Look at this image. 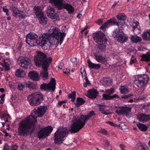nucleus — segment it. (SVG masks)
<instances>
[{
	"label": "nucleus",
	"mask_w": 150,
	"mask_h": 150,
	"mask_svg": "<svg viewBox=\"0 0 150 150\" xmlns=\"http://www.w3.org/2000/svg\"><path fill=\"white\" fill-rule=\"evenodd\" d=\"M47 109L45 106H41L33 110L30 116L20 123L18 128L19 134L22 136L31 134L34 131L35 123L37 122L36 118L42 117Z\"/></svg>",
	"instance_id": "obj_1"
},
{
	"label": "nucleus",
	"mask_w": 150,
	"mask_h": 150,
	"mask_svg": "<svg viewBox=\"0 0 150 150\" xmlns=\"http://www.w3.org/2000/svg\"><path fill=\"white\" fill-rule=\"evenodd\" d=\"M45 37L46 35L45 34H41L37 40L38 36L33 33H30L26 36V41L27 43L31 47L40 45L42 49H46L44 47V45L46 42Z\"/></svg>",
	"instance_id": "obj_2"
},
{
	"label": "nucleus",
	"mask_w": 150,
	"mask_h": 150,
	"mask_svg": "<svg viewBox=\"0 0 150 150\" xmlns=\"http://www.w3.org/2000/svg\"><path fill=\"white\" fill-rule=\"evenodd\" d=\"M93 37L95 41L98 44V51L102 52L105 51L106 49V43L107 39L103 32L99 31L93 34Z\"/></svg>",
	"instance_id": "obj_3"
},
{
	"label": "nucleus",
	"mask_w": 150,
	"mask_h": 150,
	"mask_svg": "<svg viewBox=\"0 0 150 150\" xmlns=\"http://www.w3.org/2000/svg\"><path fill=\"white\" fill-rule=\"evenodd\" d=\"M37 54L34 57V61L36 66L40 67L49 65L52 61L51 57H47L46 55L40 51L36 52Z\"/></svg>",
	"instance_id": "obj_4"
},
{
	"label": "nucleus",
	"mask_w": 150,
	"mask_h": 150,
	"mask_svg": "<svg viewBox=\"0 0 150 150\" xmlns=\"http://www.w3.org/2000/svg\"><path fill=\"white\" fill-rule=\"evenodd\" d=\"M116 17L118 20V22L115 18H111L103 24V25L100 27V29L105 30L106 28L110 26L115 25L119 27V23H122V24H123L125 22L124 21L126 18V16L124 13L118 14L116 16Z\"/></svg>",
	"instance_id": "obj_5"
},
{
	"label": "nucleus",
	"mask_w": 150,
	"mask_h": 150,
	"mask_svg": "<svg viewBox=\"0 0 150 150\" xmlns=\"http://www.w3.org/2000/svg\"><path fill=\"white\" fill-rule=\"evenodd\" d=\"M68 134L67 128L60 127L57 129L54 134V141L55 143L59 144L64 141V138L67 137Z\"/></svg>",
	"instance_id": "obj_6"
},
{
	"label": "nucleus",
	"mask_w": 150,
	"mask_h": 150,
	"mask_svg": "<svg viewBox=\"0 0 150 150\" xmlns=\"http://www.w3.org/2000/svg\"><path fill=\"white\" fill-rule=\"evenodd\" d=\"M43 99V95L39 92L33 93L28 97V99L30 102V104L32 106L39 105Z\"/></svg>",
	"instance_id": "obj_7"
},
{
	"label": "nucleus",
	"mask_w": 150,
	"mask_h": 150,
	"mask_svg": "<svg viewBox=\"0 0 150 150\" xmlns=\"http://www.w3.org/2000/svg\"><path fill=\"white\" fill-rule=\"evenodd\" d=\"M149 77L146 74L135 76L134 80V84L139 88H142L147 83Z\"/></svg>",
	"instance_id": "obj_8"
},
{
	"label": "nucleus",
	"mask_w": 150,
	"mask_h": 150,
	"mask_svg": "<svg viewBox=\"0 0 150 150\" xmlns=\"http://www.w3.org/2000/svg\"><path fill=\"white\" fill-rule=\"evenodd\" d=\"M73 121L74 122L69 129V131L72 133L77 132L85 125V123L80 118L75 121L74 120Z\"/></svg>",
	"instance_id": "obj_9"
},
{
	"label": "nucleus",
	"mask_w": 150,
	"mask_h": 150,
	"mask_svg": "<svg viewBox=\"0 0 150 150\" xmlns=\"http://www.w3.org/2000/svg\"><path fill=\"white\" fill-rule=\"evenodd\" d=\"M113 37L115 38L117 40L122 43L126 42L128 40V37L123 31L122 29L119 28L113 32Z\"/></svg>",
	"instance_id": "obj_10"
},
{
	"label": "nucleus",
	"mask_w": 150,
	"mask_h": 150,
	"mask_svg": "<svg viewBox=\"0 0 150 150\" xmlns=\"http://www.w3.org/2000/svg\"><path fill=\"white\" fill-rule=\"evenodd\" d=\"M43 34H45L46 35V37H45L46 42L44 46L45 48H46V49H43V50H46L47 49L48 45L47 44V43L48 41L51 45H56L59 43V39H60V38L58 36L55 37L50 35L47 33H44Z\"/></svg>",
	"instance_id": "obj_11"
},
{
	"label": "nucleus",
	"mask_w": 150,
	"mask_h": 150,
	"mask_svg": "<svg viewBox=\"0 0 150 150\" xmlns=\"http://www.w3.org/2000/svg\"><path fill=\"white\" fill-rule=\"evenodd\" d=\"M56 88V80L55 79L52 78L50 82L47 84L43 83L40 86V89L45 91H50L54 92Z\"/></svg>",
	"instance_id": "obj_12"
},
{
	"label": "nucleus",
	"mask_w": 150,
	"mask_h": 150,
	"mask_svg": "<svg viewBox=\"0 0 150 150\" xmlns=\"http://www.w3.org/2000/svg\"><path fill=\"white\" fill-rule=\"evenodd\" d=\"M59 29L57 28L56 27L53 26L52 27V28L50 29V32H51L52 33L50 35L55 37H57V36H59V42L61 45L66 36V33L64 32L61 33Z\"/></svg>",
	"instance_id": "obj_13"
},
{
	"label": "nucleus",
	"mask_w": 150,
	"mask_h": 150,
	"mask_svg": "<svg viewBox=\"0 0 150 150\" xmlns=\"http://www.w3.org/2000/svg\"><path fill=\"white\" fill-rule=\"evenodd\" d=\"M119 108L120 109L117 110L115 112L118 115H125L127 117L129 116L132 108L122 106L119 107Z\"/></svg>",
	"instance_id": "obj_14"
},
{
	"label": "nucleus",
	"mask_w": 150,
	"mask_h": 150,
	"mask_svg": "<svg viewBox=\"0 0 150 150\" xmlns=\"http://www.w3.org/2000/svg\"><path fill=\"white\" fill-rule=\"evenodd\" d=\"M52 130V127L50 126L42 129L38 132V138L40 139L48 136Z\"/></svg>",
	"instance_id": "obj_15"
},
{
	"label": "nucleus",
	"mask_w": 150,
	"mask_h": 150,
	"mask_svg": "<svg viewBox=\"0 0 150 150\" xmlns=\"http://www.w3.org/2000/svg\"><path fill=\"white\" fill-rule=\"evenodd\" d=\"M18 60L20 62L19 64L22 67L26 69L28 66L31 63V60L29 58L20 56L18 58Z\"/></svg>",
	"instance_id": "obj_16"
},
{
	"label": "nucleus",
	"mask_w": 150,
	"mask_h": 150,
	"mask_svg": "<svg viewBox=\"0 0 150 150\" xmlns=\"http://www.w3.org/2000/svg\"><path fill=\"white\" fill-rule=\"evenodd\" d=\"M12 11L13 16L16 18L24 19L26 16L23 11L19 10L15 7L13 8Z\"/></svg>",
	"instance_id": "obj_17"
},
{
	"label": "nucleus",
	"mask_w": 150,
	"mask_h": 150,
	"mask_svg": "<svg viewBox=\"0 0 150 150\" xmlns=\"http://www.w3.org/2000/svg\"><path fill=\"white\" fill-rule=\"evenodd\" d=\"M47 16L52 19L57 18L58 17L57 13L55 12L54 8L50 7H47L46 11Z\"/></svg>",
	"instance_id": "obj_18"
},
{
	"label": "nucleus",
	"mask_w": 150,
	"mask_h": 150,
	"mask_svg": "<svg viewBox=\"0 0 150 150\" xmlns=\"http://www.w3.org/2000/svg\"><path fill=\"white\" fill-rule=\"evenodd\" d=\"M96 115V114L95 113L94 111L93 110H92L91 111L86 115H80L79 118L83 122L85 123V125L87 120H89L92 117Z\"/></svg>",
	"instance_id": "obj_19"
},
{
	"label": "nucleus",
	"mask_w": 150,
	"mask_h": 150,
	"mask_svg": "<svg viewBox=\"0 0 150 150\" xmlns=\"http://www.w3.org/2000/svg\"><path fill=\"white\" fill-rule=\"evenodd\" d=\"M63 0H50L49 2L54 4L58 9L61 10L63 8Z\"/></svg>",
	"instance_id": "obj_20"
},
{
	"label": "nucleus",
	"mask_w": 150,
	"mask_h": 150,
	"mask_svg": "<svg viewBox=\"0 0 150 150\" xmlns=\"http://www.w3.org/2000/svg\"><path fill=\"white\" fill-rule=\"evenodd\" d=\"M87 96L90 98L93 99L96 98L98 94L97 91L93 88L87 91Z\"/></svg>",
	"instance_id": "obj_21"
},
{
	"label": "nucleus",
	"mask_w": 150,
	"mask_h": 150,
	"mask_svg": "<svg viewBox=\"0 0 150 150\" xmlns=\"http://www.w3.org/2000/svg\"><path fill=\"white\" fill-rule=\"evenodd\" d=\"M149 115H146L143 113L138 114L137 116V119L140 122H144L149 120Z\"/></svg>",
	"instance_id": "obj_22"
},
{
	"label": "nucleus",
	"mask_w": 150,
	"mask_h": 150,
	"mask_svg": "<svg viewBox=\"0 0 150 150\" xmlns=\"http://www.w3.org/2000/svg\"><path fill=\"white\" fill-rule=\"evenodd\" d=\"M94 56L96 60L98 62H105L107 61L105 57L103 56L102 54L95 53Z\"/></svg>",
	"instance_id": "obj_23"
},
{
	"label": "nucleus",
	"mask_w": 150,
	"mask_h": 150,
	"mask_svg": "<svg viewBox=\"0 0 150 150\" xmlns=\"http://www.w3.org/2000/svg\"><path fill=\"white\" fill-rule=\"evenodd\" d=\"M33 11L37 17H38L44 14L40 6H35L33 8Z\"/></svg>",
	"instance_id": "obj_24"
},
{
	"label": "nucleus",
	"mask_w": 150,
	"mask_h": 150,
	"mask_svg": "<svg viewBox=\"0 0 150 150\" xmlns=\"http://www.w3.org/2000/svg\"><path fill=\"white\" fill-rule=\"evenodd\" d=\"M49 66V65L48 66L47 65L45 66H42V68L43 70L40 72V76L43 78H47L48 77V74L47 72L48 67Z\"/></svg>",
	"instance_id": "obj_25"
},
{
	"label": "nucleus",
	"mask_w": 150,
	"mask_h": 150,
	"mask_svg": "<svg viewBox=\"0 0 150 150\" xmlns=\"http://www.w3.org/2000/svg\"><path fill=\"white\" fill-rule=\"evenodd\" d=\"M28 76L33 80L37 81L39 79V77L37 72L35 71L30 72L28 74Z\"/></svg>",
	"instance_id": "obj_26"
},
{
	"label": "nucleus",
	"mask_w": 150,
	"mask_h": 150,
	"mask_svg": "<svg viewBox=\"0 0 150 150\" xmlns=\"http://www.w3.org/2000/svg\"><path fill=\"white\" fill-rule=\"evenodd\" d=\"M37 18L39 20V23L40 24L44 25L47 24V19L46 16L44 14L38 17H37Z\"/></svg>",
	"instance_id": "obj_27"
},
{
	"label": "nucleus",
	"mask_w": 150,
	"mask_h": 150,
	"mask_svg": "<svg viewBox=\"0 0 150 150\" xmlns=\"http://www.w3.org/2000/svg\"><path fill=\"white\" fill-rule=\"evenodd\" d=\"M88 66L89 68L91 69H100V65L99 64H95L91 62L90 60L88 59L87 60Z\"/></svg>",
	"instance_id": "obj_28"
},
{
	"label": "nucleus",
	"mask_w": 150,
	"mask_h": 150,
	"mask_svg": "<svg viewBox=\"0 0 150 150\" xmlns=\"http://www.w3.org/2000/svg\"><path fill=\"white\" fill-rule=\"evenodd\" d=\"M25 87L29 88V89L31 91L34 89H36L38 86L36 83H33L29 81L26 83Z\"/></svg>",
	"instance_id": "obj_29"
},
{
	"label": "nucleus",
	"mask_w": 150,
	"mask_h": 150,
	"mask_svg": "<svg viewBox=\"0 0 150 150\" xmlns=\"http://www.w3.org/2000/svg\"><path fill=\"white\" fill-rule=\"evenodd\" d=\"M63 8L66 9L69 13H71L74 12V9L71 5L68 4H65L64 5Z\"/></svg>",
	"instance_id": "obj_30"
},
{
	"label": "nucleus",
	"mask_w": 150,
	"mask_h": 150,
	"mask_svg": "<svg viewBox=\"0 0 150 150\" xmlns=\"http://www.w3.org/2000/svg\"><path fill=\"white\" fill-rule=\"evenodd\" d=\"M25 71L21 69H19L16 70L15 72V75L17 77H23L25 75Z\"/></svg>",
	"instance_id": "obj_31"
},
{
	"label": "nucleus",
	"mask_w": 150,
	"mask_h": 150,
	"mask_svg": "<svg viewBox=\"0 0 150 150\" xmlns=\"http://www.w3.org/2000/svg\"><path fill=\"white\" fill-rule=\"evenodd\" d=\"M142 37L144 40H149L150 38V30L144 32L142 34Z\"/></svg>",
	"instance_id": "obj_32"
},
{
	"label": "nucleus",
	"mask_w": 150,
	"mask_h": 150,
	"mask_svg": "<svg viewBox=\"0 0 150 150\" xmlns=\"http://www.w3.org/2000/svg\"><path fill=\"white\" fill-rule=\"evenodd\" d=\"M131 40L134 42L137 43L142 41V38L136 35H133L131 38Z\"/></svg>",
	"instance_id": "obj_33"
},
{
	"label": "nucleus",
	"mask_w": 150,
	"mask_h": 150,
	"mask_svg": "<svg viewBox=\"0 0 150 150\" xmlns=\"http://www.w3.org/2000/svg\"><path fill=\"white\" fill-rule=\"evenodd\" d=\"M142 58L141 60L146 62H149L150 61V55L149 54H144L141 56Z\"/></svg>",
	"instance_id": "obj_34"
},
{
	"label": "nucleus",
	"mask_w": 150,
	"mask_h": 150,
	"mask_svg": "<svg viewBox=\"0 0 150 150\" xmlns=\"http://www.w3.org/2000/svg\"><path fill=\"white\" fill-rule=\"evenodd\" d=\"M120 93L121 94H125L129 92L127 88L125 86H122L120 88Z\"/></svg>",
	"instance_id": "obj_35"
},
{
	"label": "nucleus",
	"mask_w": 150,
	"mask_h": 150,
	"mask_svg": "<svg viewBox=\"0 0 150 150\" xmlns=\"http://www.w3.org/2000/svg\"><path fill=\"white\" fill-rule=\"evenodd\" d=\"M76 100L77 103H75V104L77 107H79L80 105H82L86 102L85 100L81 98H78Z\"/></svg>",
	"instance_id": "obj_36"
},
{
	"label": "nucleus",
	"mask_w": 150,
	"mask_h": 150,
	"mask_svg": "<svg viewBox=\"0 0 150 150\" xmlns=\"http://www.w3.org/2000/svg\"><path fill=\"white\" fill-rule=\"evenodd\" d=\"M76 96V92L75 91H73L69 94L68 98V99H71V101L74 102Z\"/></svg>",
	"instance_id": "obj_37"
},
{
	"label": "nucleus",
	"mask_w": 150,
	"mask_h": 150,
	"mask_svg": "<svg viewBox=\"0 0 150 150\" xmlns=\"http://www.w3.org/2000/svg\"><path fill=\"white\" fill-rule=\"evenodd\" d=\"M99 110L100 111L105 115H108L111 113L110 112H107L105 110V106L101 105H99Z\"/></svg>",
	"instance_id": "obj_38"
},
{
	"label": "nucleus",
	"mask_w": 150,
	"mask_h": 150,
	"mask_svg": "<svg viewBox=\"0 0 150 150\" xmlns=\"http://www.w3.org/2000/svg\"><path fill=\"white\" fill-rule=\"evenodd\" d=\"M111 82L110 80L105 79L103 81V84L105 87L107 88L110 85H111Z\"/></svg>",
	"instance_id": "obj_39"
},
{
	"label": "nucleus",
	"mask_w": 150,
	"mask_h": 150,
	"mask_svg": "<svg viewBox=\"0 0 150 150\" xmlns=\"http://www.w3.org/2000/svg\"><path fill=\"white\" fill-rule=\"evenodd\" d=\"M137 126L139 129L142 131H145L147 129V127L146 125L141 123L138 124Z\"/></svg>",
	"instance_id": "obj_40"
},
{
	"label": "nucleus",
	"mask_w": 150,
	"mask_h": 150,
	"mask_svg": "<svg viewBox=\"0 0 150 150\" xmlns=\"http://www.w3.org/2000/svg\"><path fill=\"white\" fill-rule=\"evenodd\" d=\"M83 79H85L86 81V82L83 84L84 87L86 88L87 86H89L91 85V83L88 79L87 75L85 76Z\"/></svg>",
	"instance_id": "obj_41"
},
{
	"label": "nucleus",
	"mask_w": 150,
	"mask_h": 150,
	"mask_svg": "<svg viewBox=\"0 0 150 150\" xmlns=\"http://www.w3.org/2000/svg\"><path fill=\"white\" fill-rule=\"evenodd\" d=\"M3 66L5 68L6 70L8 71L10 70V68L9 64L6 62L5 60H4V63L3 64Z\"/></svg>",
	"instance_id": "obj_42"
},
{
	"label": "nucleus",
	"mask_w": 150,
	"mask_h": 150,
	"mask_svg": "<svg viewBox=\"0 0 150 150\" xmlns=\"http://www.w3.org/2000/svg\"><path fill=\"white\" fill-rule=\"evenodd\" d=\"M114 92V89L113 88H111L110 89L106 90L105 93L107 94L110 95L113 93Z\"/></svg>",
	"instance_id": "obj_43"
},
{
	"label": "nucleus",
	"mask_w": 150,
	"mask_h": 150,
	"mask_svg": "<svg viewBox=\"0 0 150 150\" xmlns=\"http://www.w3.org/2000/svg\"><path fill=\"white\" fill-rule=\"evenodd\" d=\"M25 87V86L23 85L22 83H19L18 85V89L20 91H22Z\"/></svg>",
	"instance_id": "obj_44"
},
{
	"label": "nucleus",
	"mask_w": 150,
	"mask_h": 150,
	"mask_svg": "<svg viewBox=\"0 0 150 150\" xmlns=\"http://www.w3.org/2000/svg\"><path fill=\"white\" fill-rule=\"evenodd\" d=\"M103 98L106 100H112L111 96L107 94H104L103 95Z\"/></svg>",
	"instance_id": "obj_45"
},
{
	"label": "nucleus",
	"mask_w": 150,
	"mask_h": 150,
	"mask_svg": "<svg viewBox=\"0 0 150 150\" xmlns=\"http://www.w3.org/2000/svg\"><path fill=\"white\" fill-rule=\"evenodd\" d=\"M137 62L136 58L134 55H133L132 56V57L130 59V64L131 65L134 64V63Z\"/></svg>",
	"instance_id": "obj_46"
},
{
	"label": "nucleus",
	"mask_w": 150,
	"mask_h": 150,
	"mask_svg": "<svg viewBox=\"0 0 150 150\" xmlns=\"http://www.w3.org/2000/svg\"><path fill=\"white\" fill-rule=\"evenodd\" d=\"M135 25H132V29L134 32V30L136 29H139V28H138V26L139 25V23L138 22H137L134 24Z\"/></svg>",
	"instance_id": "obj_47"
},
{
	"label": "nucleus",
	"mask_w": 150,
	"mask_h": 150,
	"mask_svg": "<svg viewBox=\"0 0 150 150\" xmlns=\"http://www.w3.org/2000/svg\"><path fill=\"white\" fill-rule=\"evenodd\" d=\"M81 73L82 74V76L83 78L85 76H86V71L84 68H81Z\"/></svg>",
	"instance_id": "obj_48"
},
{
	"label": "nucleus",
	"mask_w": 150,
	"mask_h": 150,
	"mask_svg": "<svg viewBox=\"0 0 150 150\" xmlns=\"http://www.w3.org/2000/svg\"><path fill=\"white\" fill-rule=\"evenodd\" d=\"M133 95L132 94H129L127 95H122L121 96V98L123 99H126L133 96Z\"/></svg>",
	"instance_id": "obj_49"
},
{
	"label": "nucleus",
	"mask_w": 150,
	"mask_h": 150,
	"mask_svg": "<svg viewBox=\"0 0 150 150\" xmlns=\"http://www.w3.org/2000/svg\"><path fill=\"white\" fill-rule=\"evenodd\" d=\"M137 147H138V149H141V150H144L145 149L141 145V144L139 143H138L137 145Z\"/></svg>",
	"instance_id": "obj_50"
},
{
	"label": "nucleus",
	"mask_w": 150,
	"mask_h": 150,
	"mask_svg": "<svg viewBox=\"0 0 150 150\" xmlns=\"http://www.w3.org/2000/svg\"><path fill=\"white\" fill-rule=\"evenodd\" d=\"M10 146L8 144H6L4 146L3 149L2 150H9Z\"/></svg>",
	"instance_id": "obj_51"
},
{
	"label": "nucleus",
	"mask_w": 150,
	"mask_h": 150,
	"mask_svg": "<svg viewBox=\"0 0 150 150\" xmlns=\"http://www.w3.org/2000/svg\"><path fill=\"white\" fill-rule=\"evenodd\" d=\"M71 61L74 64L76 65H77V59L76 58H73L71 59Z\"/></svg>",
	"instance_id": "obj_52"
},
{
	"label": "nucleus",
	"mask_w": 150,
	"mask_h": 150,
	"mask_svg": "<svg viewBox=\"0 0 150 150\" xmlns=\"http://www.w3.org/2000/svg\"><path fill=\"white\" fill-rule=\"evenodd\" d=\"M107 123L108 124H110V125L114 126H118L117 124H114L113 122L110 121H107Z\"/></svg>",
	"instance_id": "obj_53"
},
{
	"label": "nucleus",
	"mask_w": 150,
	"mask_h": 150,
	"mask_svg": "<svg viewBox=\"0 0 150 150\" xmlns=\"http://www.w3.org/2000/svg\"><path fill=\"white\" fill-rule=\"evenodd\" d=\"M70 72V70L69 69H64L63 70V72L67 74H68L69 75V73Z\"/></svg>",
	"instance_id": "obj_54"
},
{
	"label": "nucleus",
	"mask_w": 150,
	"mask_h": 150,
	"mask_svg": "<svg viewBox=\"0 0 150 150\" xmlns=\"http://www.w3.org/2000/svg\"><path fill=\"white\" fill-rule=\"evenodd\" d=\"M3 11L4 12L6 13V14L7 16H8L9 15L8 10V8H3Z\"/></svg>",
	"instance_id": "obj_55"
},
{
	"label": "nucleus",
	"mask_w": 150,
	"mask_h": 150,
	"mask_svg": "<svg viewBox=\"0 0 150 150\" xmlns=\"http://www.w3.org/2000/svg\"><path fill=\"white\" fill-rule=\"evenodd\" d=\"M103 23V21L102 19H99L97 22V23L99 25H102Z\"/></svg>",
	"instance_id": "obj_56"
},
{
	"label": "nucleus",
	"mask_w": 150,
	"mask_h": 150,
	"mask_svg": "<svg viewBox=\"0 0 150 150\" xmlns=\"http://www.w3.org/2000/svg\"><path fill=\"white\" fill-rule=\"evenodd\" d=\"M105 143L106 146L108 147L110 146V142L108 140H106L105 141Z\"/></svg>",
	"instance_id": "obj_57"
},
{
	"label": "nucleus",
	"mask_w": 150,
	"mask_h": 150,
	"mask_svg": "<svg viewBox=\"0 0 150 150\" xmlns=\"http://www.w3.org/2000/svg\"><path fill=\"white\" fill-rule=\"evenodd\" d=\"M101 132L102 134H104L105 135L107 134H108L107 131L104 129L102 130Z\"/></svg>",
	"instance_id": "obj_58"
},
{
	"label": "nucleus",
	"mask_w": 150,
	"mask_h": 150,
	"mask_svg": "<svg viewBox=\"0 0 150 150\" xmlns=\"http://www.w3.org/2000/svg\"><path fill=\"white\" fill-rule=\"evenodd\" d=\"M13 148L11 150H18L17 149L18 146L17 145H14L12 146Z\"/></svg>",
	"instance_id": "obj_59"
},
{
	"label": "nucleus",
	"mask_w": 150,
	"mask_h": 150,
	"mask_svg": "<svg viewBox=\"0 0 150 150\" xmlns=\"http://www.w3.org/2000/svg\"><path fill=\"white\" fill-rule=\"evenodd\" d=\"M5 96V94H2L0 96V98L1 99V100L2 101H4L5 100L4 97Z\"/></svg>",
	"instance_id": "obj_60"
},
{
	"label": "nucleus",
	"mask_w": 150,
	"mask_h": 150,
	"mask_svg": "<svg viewBox=\"0 0 150 150\" xmlns=\"http://www.w3.org/2000/svg\"><path fill=\"white\" fill-rule=\"evenodd\" d=\"M111 97L112 100L114 98H119V96L118 95H117L116 94H114L112 96H111Z\"/></svg>",
	"instance_id": "obj_61"
},
{
	"label": "nucleus",
	"mask_w": 150,
	"mask_h": 150,
	"mask_svg": "<svg viewBox=\"0 0 150 150\" xmlns=\"http://www.w3.org/2000/svg\"><path fill=\"white\" fill-rule=\"evenodd\" d=\"M120 148H121V150H125L123 149V148H124L125 147V146H124V145L122 144H120Z\"/></svg>",
	"instance_id": "obj_62"
},
{
	"label": "nucleus",
	"mask_w": 150,
	"mask_h": 150,
	"mask_svg": "<svg viewBox=\"0 0 150 150\" xmlns=\"http://www.w3.org/2000/svg\"><path fill=\"white\" fill-rule=\"evenodd\" d=\"M5 90L3 88H0V91L1 93L4 92Z\"/></svg>",
	"instance_id": "obj_63"
},
{
	"label": "nucleus",
	"mask_w": 150,
	"mask_h": 150,
	"mask_svg": "<svg viewBox=\"0 0 150 150\" xmlns=\"http://www.w3.org/2000/svg\"><path fill=\"white\" fill-rule=\"evenodd\" d=\"M81 16V14L80 13H79L78 14V15H77V17L79 18H80Z\"/></svg>",
	"instance_id": "obj_64"
}]
</instances>
